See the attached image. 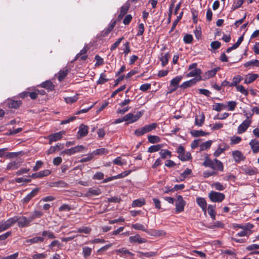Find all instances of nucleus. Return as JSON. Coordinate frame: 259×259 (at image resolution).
<instances>
[{
    "label": "nucleus",
    "instance_id": "2",
    "mask_svg": "<svg viewBox=\"0 0 259 259\" xmlns=\"http://www.w3.org/2000/svg\"><path fill=\"white\" fill-rule=\"evenodd\" d=\"M14 220V224L17 223V225L20 228L28 227L30 225L31 222L29 217L27 218L24 216H15L13 218Z\"/></svg>",
    "mask_w": 259,
    "mask_h": 259
},
{
    "label": "nucleus",
    "instance_id": "5",
    "mask_svg": "<svg viewBox=\"0 0 259 259\" xmlns=\"http://www.w3.org/2000/svg\"><path fill=\"white\" fill-rule=\"evenodd\" d=\"M208 197L211 201L214 202H222L225 197V195L223 193L213 191H211L209 193Z\"/></svg>",
    "mask_w": 259,
    "mask_h": 259
},
{
    "label": "nucleus",
    "instance_id": "38",
    "mask_svg": "<svg viewBox=\"0 0 259 259\" xmlns=\"http://www.w3.org/2000/svg\"><path fill=\"white\" fill-rule=\"evenodd\" d=\"M128 8L129 6L127 5H124L121 7L120 13L118 16L119 18H121L126 14Z\"/></svg>",
    "mask_w": 259,
    "mask_h": 259
},
{
    "label": "nucleus",
    "instance_id": "52",
    "mask_svg": "<svg viewBox=\"0 0 259 259\" xmlns=\"http://www.w3.org/2000/svg\"><path fill=\"white\" fill-rule=\"evenodd\" d=\"M213 187L218 190L222 191L225 188V187L219 182H215L213 184Z\"/></svg>",
    "mask_w": 259,
    "mask_h": 259
},
{
    "label": "nucleus",
    "instance_id": "49",
    "mask_svg": "<svg viewBox=\"0 0 259 259\" xmlns=\"http://www.w3.org/2000/svg\"><path fill=\"white\" fill-rule=\"evenodd\" d=\"M220 70L219 67L215 68L212 70H209L207 72V75L208 78L212 77L215 75L217 72Z\"/></svg>",
    "mask_w": 259,
    "mask_h": 259
},
{
    "label": "nucleus",
    "instance_id": "46",
    "mask_svg": "<svg viewBox=\"0 0 259 259\" xmlns=\"http://www.w3.org/2000/svg\"><path fill=\"white\" fill-rule=\"evenodd\" d=\"M208 213L213 220L215 219V213L214 211V207L213 206L209 205L208 206Z\"/></svg>",
    "mask_w": 259,
    "mask_h": 259
},
{
    "label": "nucleus",
    "instance_id": "36",
    "mask_svg": "<svg viewBox=\"0 0 259 259\" xmlns=\"http://www.w3.org/2000/svg\"><path fill=\"white\" fill-rule=\"evenodd\" d=\"M41 87L44 88H46L50 91L53 90L54 85L51 81L47 80L43 82L41 84Z\"/></svg>",
    "mask_w": 259,
    "mask_h": 259
},
{
    "label": "nucleus",
    "instance_id": "54",
    "mask_svg": "<svg viewBox=\"0 0 259 259\" xmlns=\"http://www.w3.org/2000/svg\"><path fill=\"white\" fill-rule=\"evenodd\" d=\"M104 175L103 172H97L94 175L93 179L94 180H101L104 179Z\"/></svg>",
    "mask_w": 259,
    "mask_h": 259
},
{
    "label": "nucleus",
    "instance_id": "13",
    "mask_svg": "<svg viewBox=\"0 0 259 259\" xmlns=\"http://www.w3.org/2000/svg\"><path fill=\"white\" fill-rule=\"evenodd\" d=\"M201 79V77H199V78H193L188 81L184 82L180 86L181 88L186 89L188 87H190L194 85L197 82L200 81Z\"/></svg>",
    "mask_w": 259,
    "mask_h": 259
},
{
    "label": "nucleus",
    "instance_id": "4",
    "mask_svg": "<svg viewBox=\"0 0 259 259\" xmlns=\"http://www.w3.org/2000/svg\"><path fill=\"white\" fill-rule=\"evenodd\" d=\"M197 66V64L196 63H192L189 65V70L191 71L186 75L187 77H196L195 78H199V77H201V71L200 69L196 67Z\"/></svg>",
    "mask_w": 259,
    "mask_h": 259
},
{
    "label": "nucleus",
    "instance_id": "23",
    "mask_svg": "<svg viewBox=\"0 0 259 259\" xmlns=\"http://www.w3.org/2000/svg\"><path fill=\"white\" fill-rule=\"evenodd\" d=\"M163 146V144H157L150 146L148 149V152L153 153L158 151Z\"/></svg>",
    "mask_w": 259,
    "mask_h": 259
},
{
    "label": "nucleus",
    "instance_id": "64",
    "mask_svg": "<svg viewBox=\"0 0 259 259\" xmlns=\"http://www.w3.org/2000/svg\"><path fill=\"white\" fill-rule=\"evenodd\" d=\"M237 105V103L235 101H229L228 102V106L229 110L230 111H233Z\"/></svg>",
    "mask_w": 259,
    "mask_h": 259
},
{
    "label": "nucleus",
    "instance_id": "34",
    "mask_svg": "<svg viewBox=\"0 0 259 259\" xmlns=\"http://www.w3.org/2000/svg\"><path fill=\"white\" fill-rule=\"evenodd\" d=\"M242 79V77L240 75L235 76L233 78L232 82L230 83L229 86L233 87V86H237V85L240 82Z\"/></svg>",
    "mask_w": 259,
    "mask_h": 259
},
{
    "label": "nucleus",
    "instance_id": "39",
    "mask_svg": "<svg viewBox=\"0 0 259 259\" xmlns=\"http://www.w3.org/2000/svg\"><path fill=\"white\" fill-rule=\"evenodd\" d=\"M37 173V178H42L44 177L49 176L51 174V171L49 169H45L42 171H40Z\"/></svg>",
    "mask_w": 259,
    "mask_h": 259
},
{
    "label": "nucleus",
    "instance_id": "24",
    "mask_svg": "<svg viewBox=\"0 0 259 259\" xmlns=\"http://www.w3.org/2000/svg\"><path fill=\"white\" fill-rule=\"evenodd\" d=\"M191 135L194 137L205 136L208 135V133H205L201 130H192L190 132Z\"/></svg>",
    "mask_w": 259,
    "mask_h": 259
},
{
    "label": "nucleus",
    "instance_id": "8",
    "mask_svg": "<svg viewBox=\"0 0 259 259\" xmlns=\"http://www.w3.org/2000/svg\"><path fill=\"white\" fill-rule=\"evenodd\" d=\"M14 220L13 218L8 219L7 221L0 223V233L8 229L14 224Z\"/></svg>",
    "mask_w": 259,
    "mask_h": 259
},
{
    "label": "nucleus",
    "instance_id": "20",
    "mask_svg": "<svg viewBox=\"0 0 259 259\" xmlns=\"http://www.w3.org/2000/svg\"><path fill=\"white\" fill-rule=\"evenodd\" d=\"M38 192V189H34L32 190L25 197L23 198V202L27 203L34 196H35Z\"/></svg>",
    "mask_w": 259,
    "mask_h": 259
},
{
    "label": "nucleus",
    "instance_id": "1",
    "mask_svg": "<svg viewBox=\"0 0 259 259\" xmlns=\"http://www.w3.org/2000/svg\"><path fill=\"white\" fill-rule=\"evenodd\" d=\"M203 165L205 167H209L214 170H219L221 171H223L224 169L223 163L217 159L212 160L206 157L203 162Z\"/></svg>",
    "mask_w": 259,
    "mask_h": 259
},
{
    "label": "nucleus",
    "instance_id": "43",
    "mask_svg": "<svg viewBox=\"0 0 259 259\" xmlns=\"http://www.w3.org/2000/svg\"><path fill=\"white\" fill-rule=\"evenodd\" d=\"M226 108V105L222 103H217L213 106L212 109L217 111L220 112L223 109Z\"/></svg>",
    "mask_w": 259,
    "mask_h": 259
},
{
    "label": "nucleus",
    "instance_id": "59",
    "mask_svg": "<svg viewBox=\"0 0 259 259\" xmlns=\"http://www.w3.org/2000/svg\"><path fill=\"white\" fill-rule=\"evenodd\" d=\"M42 235L44 236H47L50 239H54L56 237L54 233L50 231H44L42 232Z\"/></svg>",
    "mask_w": 259,
    "mask_h": 259
},
{
    "label": "nucleus",
    "instance_id": "55",
    "mask_svg": "<svg viewBox=\"0 0 259 259\" xmlns=\"http://www.w3.org/2000/svg\"><path fill=\"white\" fill-rule=\"evenodd\" d=\"M115 252L117 254H119L120 256H122L123 254H126L128 253V250L125 248L123 247L122 248L116 249L115 250Z\"/></svg>",
    "mask_w": 259,
    "mask_h": 259
},
{
    "label": "nucleus",
    "instance_id": "51",
    "mask_svg": "<svg viewBox=\"0 0 259 259\" xmlns=\"http://www.w3.org/2000/svg\"><path fill=\"white\" fill-rule=\"evenodd\" d=\"M91 231V229L88 227H83L82 228H78L77 232L78 233H84L85 234H89Z\"/></svg>",
    "mask_w": 259,
    "mask_h": 259
},
{
    "label": "nucleus",
    "instance_id": "30",
    "mask_svg": "<svg viewBox=\"0 0 259 259\" xmlns=\"http://www.w3.org/2000/svg\"><path fill=\"white\" fill-rule=\"evenodd\" d=\"M21 102L14 100H9L8 101V105L9 107L12 108H17L20 106Z\"/></svg>",
    "mask_w": 259,
    "mask_h": 259
},
{
    "label": "nucleus",
    "instance_id": "18",
    "mask_svg": "<svg viewBox=\"0 0 259 259\" xmlns=\"http://www.w3.org/2000/svg\"><path fill=\"white\" fill-rule=\"evenodd\" d=\"M249 145L253 153H256L259 151V142L257 140H252Z\"/></svg>",
    "mask_w": 259,
    "mask_h": 259
},
{
    "label": "nucleus",
    "instance_id": "57",
    "mask_svg": "<svg viewBox=\"0 0 259 259\" xmlns=\"http://www.w3.org/2000/svg\"><path fill=\"white\" fill-rule=\"evenodd\" d=\"M231 144L232 145L237 144L239 143L241 141V138L240 137L234 136L231 138Z\"/></svg>",
    "mask_w": 259,
    "mask_h": 259
},
{
    "label": "nucleus",
    "instance_id": "56",
    "mask_svg": "<svg viewBox=\"0 0 259 259\" xmlns=\"http://www.w3.org/2000/svg\"><path fill=\"white\" fill-rule=\"evenodd\" d=\"M183 14V12H181L179 15L177 17V19L172 24V26L171 29V30L172 31L176 27V25H177L179 21L182 19V16Z\"/></svg>",
    "mask_w": 259,
    "mask_h": 259
},
{
    "label": "nucleus",
    "instance_id": "29",
    "mask_svg": "<svg viewBox=\"0 0 259 259\" xmlns=\"http://www.w3.org/2000/svg\"><path fill=\"white\" fill-rule=\"evenodd\" d=\"M148 142L152 144H155L160 142V138L157 136L150 135L148 136Z\"/></svg>",
    "mask_w": 259,
    "mask_h": 259
},
{
    "label": "nucleus",
    "instance_id": "31",
    "mask_svg": "<svg viewBox=\"0 0 259 259\" xmlns=\"http://www.w3.org/2000/svg\"><path fill=\"white\" fill-rule=\"evenodd\" d=\"M179 158L182 161L188 160L191 158V154L190 152H185L179 154L178 156Z\"/></svg>",
    "mask_w": 259,
    "mask_h": 259
},
{
    "label": "nucleus",
    "instance_id": "6",
    "mask_svg": "<svg viewBox=\"0 0 259 259\" xmlns=\"http://www.w3.org/2000/svg\"><path fill=\"white\" fill-rule=\"evenodd\" d=\"M142 115L141 112H138L135 115L133 113H128L123 116V120L128 121L129 123H133L137 121Z\"/></svg>",
    "mask_w": 259,
    "mask_h": 259
},
{
    "label": "nucleus",
    "instance_id": "45",
    "mask_svg": "<svg viewBox=\"0 0 259 259\" xmlns=\"http://www.w3.org/2000/svg\"><path fill=\"white\" fill-rule=\"evenodd\" d=\"M204 118L205 117L203 115H202L200 118L196 116L195 117V125L201 126L204 123Z\"/></svg>",
    "mask_w": 259,
    "mask_h": 259
},
{
    "label": "nucleus",
    "instance_id": "60",
    "mask_svg": "<svg viewBox=\"0 0 259 259\" xmlns=\"http://www.w3.org/2000/svg\"><path fill=\"white\" fill-rule=\"evenodd\" d=\"M183 40L185 43L190 44L193 40L192 35L191 34H187L184 36Z\"/></svg>",
    "mask_w": 259,
    "mask_h": 259
},
{
    "label": "nucleus",
    "instance_id": "9",
    "mask_svg": "<svg viewBox=\"0 0 259 259\" xmlns=\"http://www.w3.org/2000/svg\"><path fill=\"white\" fill-rule=\"evenodd\" d=\"M232 155L234 160L236 163H240L245 160L246 157L243 153L239 150H235L232 151Z\"/></svg>",
    "mask_w": 259,
    "mask_h": 259
},
{
    "label": "nucleus",
    "instance_id": "42",
    "mask_svg": "<svg viewBox=\"0 0 259 259\" xmlns=\"http://www.w3.org/2000/svg\"><path fill=\"white\" fill-rule=\"evenodd\" d=\"M157 124L156 123H153L152 124L145 125L144 126L147 133L150 132L152 130H155L157 127Z\"/></svg>",
    "mask_w": 259,
    "mask_h": 259
},
{
    "label": "nucleus",
    "instance_id": "17",
    "mask_svg": "<svg viewBox=\"0 0 259 259\" xmlns=\"http://www.w3.org/2000/svg\"><path fill=\"white\" fill-rule=\"evenodd\" d=\"M88 133V127L84 124H81L79 126V130L78 131V135L80 137H84Z\"/></svg>",
    "mask_w": 259,
    "mask_h": 259
},
{
    "label": "nucleus",
    "instance_id": "41",
    "mask_svg": "<svg viewBox=\"0 0 259 259\" xmlns=\"http://www.w3.org/2000/svg\"><path fill=\"white\" fill-rule=\"evenodd\" d=\"M146 133H147L146 131V129L145 128L144 126H143L141 128L137 129L135 131V135L138 137L141 136Z\"/></svg>",
    "mask_w": 259,
    "mask_h": 259
},
{
    "label": "nucleus",
    "instance_id": "15",
    "mask_svg": "<svg viewBox=\"0 0 259 259\" xmlns=\"http://www.w3.org/2000/svg\"><path fill=\"white\" fill-rule=\"evenodd\" d=\"M129 241L131 243H138L141 244L146 242V239L141 238L139 234H136L135 236H130L129 238Z\"/></svg>",
    "mask_w": 259,
    "mask_h": 259
},
{
    "label": "nucleus",
    "instance_id": "47",
    "mask_svg": "<svg viewBox=\"0 0 259 259\" xmlns=\"http://www.w3.org/2000/svg\"><path fill=\"white\" fill-rule=\"evenodd\" d=\"M107 149L105 148H101L94 151L92 153L93 155H102L107 154Z\"/></svg>",
    "mask_w": 259,
    "mask_h": 259
},
{
    "label": "nucleus",
    "instance_id": "35",
    "mask_svg": "<svg viewBox=\"0 0 259 259\" xmlns=\"http://www.w3.org/2000/svg\"><path fill=\"white\" fill-rule=\"evenodd\" d=\"M42 214V212L40 211L35 210L31 213L29 218L31 219V221L32 222L33 220L41 217Z\"/></svg>",
    "mask_w": 259,
    "mask_h": 259
},
{
    "label": "nucleus",
    "instance_id": "44",
    "mask_svg": "<svg viewBox=\"0 0 259 259\" xmlns=\"http://www.w3.org/2000/svg\"><path fill=\"white\" fill-rule=\"evenodd\" d=\"M145 204L144 200L137 199L134 200L132 203L133 207H140Z\"/></svg>",
    "mask_w": 259,
    "mask_h": 259
},
{
    "label": "nucleus",
    "instance_id": "12",
    "mask_svg": "<svg viewBox=\"0 0 259 259\" xmlns=\"http://www.w3.org/2000/svg\"><path fill=\"white\" fill-rule=\"evenodd\" d=\"M182 76H177L170 81V85L172 86L174 88L170 90V91L168 92L169 93H171L177 89L178 87V84L182 80Z\"/></svg>",
    "mask_w": 259,
    "mask_h": 259
},
{
    "label": "nucleus",
    "instance_id": "26",
    "mask_svg": "<svg viewBox=\"0 0 259 259\" xmlns=\"http://www.w3.org/2000/svg\"><path fill=\"white\" fill-rule=\"evenodd\" d=\"M212 144V141L209 140L205 142L202 143L199 146L200 151H204L209 149Z\"/></svg>",
    "mask_w": 259,
    "mask_h": 259
},
{
    "label": "nucleus",
    "instance_id": "53",
    "mask_svg": "<svg viewBox=\"0 0 259 259\" xmlns=\"http://www.w3.org/2000/svg\"><path fill=\"white\" fill-rule=\"evenodd\" d=\"M123 37H122L121 38H119L117 40H116L111 47L110 50L111 51L114 50L116 48L118 47L121 41L123 40Z\"/></svg>",
    "mask_w": 259,
    "mask_h": 259
},
{
    "label": "nucleus",
    "instance_id": "50",
    "mask_svg": "<svg viewBox=\"0 0 259 259\" xmlns=\"http://www.w3.org/2000/svg\"><path fill=\"white\" fill-rule=\"evenodd\" d=\"M57 247L58 248H60L62 246L61 244L58 240H54L53 241L51 244L49 245V248L51 249H53L54 247Z\"/></svg>",
    "mask_w": 259,
    "mask_h": 259
},
{
    "label": "nucleus",
    "instance_id": "48",
    "mask_svg": "<svg viewBox=\"0 0 259 259\" xmlns=\"http://www.w3.org/2000/svg\"><path fill=\"white\" fill-rule=\"evenodd\" d=\"M68 71L67 69H65L62 71H60L59 73L58 79L60 81L63 80L67 75Z\"/></svg>",
    "mask_w": 259,
    "mask_h": 259
},
{
    "label": "nucleus",
    "instance_id": "10",
    "mask_svg": "<svg viewBox=\"0 0 259 259\" xmlns=\"http://www.w3.org/2000/svg\"><path fill=\"white\" fill-rule=\"evenodd\" d=\"M248 117H247V119L243 121V122L240 124L237 129V133L239 134H242L244 133L247 128L250 126L251 123V121L248 119Z\"/></svg>",
    "mask_w": 259,
    "mask_h": 259
},
{
    "label": "nucleus",
    "instance_id": "7",
    "mask_svg": "<svg viewBox=\"0 0 259 259\" xmlns=\"http://www.w3.org/2000/svg\"><path fill=\"white\" fill-rule=\"evenodd\" d=\"M175 205L176 213H179L184 210L185 202L181 195H178L177 196Z\"/></svg>",
    "mask_w": 259,
    "mask_h": 259
},
{
    "label": "nucleus",
    "instance_id": "16",
    "mask_svg": "<svg viewBox=\"0 0 259 259\" xmlns=\"http://www.w3.org/2000/svg\"><path fill=\"white\" fill-rule=\"evenodd\" d=\"M101 193V191L99 188H90L86 192L85 196L86 197H92L99 195Z\"/></svg>",
    "mask_w": 259,
    "mask_h": 259
},
{
    "label": "nucleus",
    "instance_id": "58",
    "mask_svg": "<svg viewBox=\"0 0 259 259\" xmlns=\"http://www.w3.org/2000/svg\"><path fill=\"white\" fill-rule=\"evenodd\" d=\"M78 99V98L76 96H74L73 97H69L65 98V100L67 103H73L76 102Z\"/></svg>",
    "mask_w": 259,
    "mask_h": 259
},
{
    "label": "nucleus",
    "instance_id": "32",
    "mask_svg": "<svg viewBox=\"0 0 259 259\" xmlns=\"http://www.w3.org/2000/svg\"><path fill=\"white\" fill-rule=\"evenodd\" d=\"M92 249L88 246H84L82 248V254L84 258H88L91 255Z\"/></svg>",
    "mask_w": 259,
    "mask_h": 259
},
{
    "label": "nucleus",
    "instance_id": "33",
    "mask_svg": "<svg viewBox=\"0 0 259 259\" xmlns=\"http://www.w3.org/2000/svg\"><path fill=\"white\" fill-rule=\"evenodd\" d=\"M20 164L19 162L16 161H13L8 163L7 166V169H16L20 166Z\"/></svg>",
    "mask_w": 259,
    "mask_h": 259
},
{
    "label": "nucleus",
    "instance_id": "11",
    "mask_svg": "<svg viewBox=\"0 0 259 259\" xmlns=\"http://www.w3.org/2000/svg\"><path fill=\"white\" fill-rule=\"evenodd\" d=\"M64 134V131H61L50 135L49 136V144H51L53 142H56L60 140Z\"/></svg>",
    "mask_w": 259,
    "mask_h": 259
},
{
    "label": "nucleus",
    "instance_id": "61",
    "mask_svg": "<svg viewBox=\"0 0 259 259\" xmlns=\"http://www.w3.org/2000/svg\"><path fill=\"white\" fill-rule=\"evenodd\" d=\"M237 91L240 92L242 94L247 96L248 95L247 91L244 89L243 85H240L236 86Z\"/></svg>",
    "mask_w": 259,
    "mask_h": 259
},
{
    "label": "nucleus",
    "instance_id": "3",
    "mask_svg": "<svg viewBox=\"0 0 259 259\" xmlns=\"http://www.w3.org/2000/svg\"><path fill=\"white\" fill-rule=\"evenodd\" d=\"M84 150H87V149L83 145H78L62 151L61 154L71 155L77 153L83 152Z\"/></svg>",
    "mask_w": 259,
    "mask_h": 259
},
{
    "label": "nucleus",
    "instance_id": "27",
    "mask_svg": "<svg viewBox=\"0 0 259 259\" xmlns=\"http://www.w3.org/2000/svg\"><path fill=\"white\" fill-rule=\"evenodd\" d=\"M44 240V238L43 237L38 236V237H34V238L30 239H27L26 241V242L28 243H30V244H34V243H36L38 242H43Z\"/></svg>",
    "mask_w": 259,
    "mask_h": 259
},
{
    "label": "nucleus",
    "instance_id": "40",
    "mask_svg": "<svg viewBox=\"0 0 259 259\" xmlns=\"http://www.w3.org/2000/svg\"><path fill=\"white\" fill-rule=\"evenodd\" d=\"M244 66L246 67L250 66H259V61L257 60H251L246 62Z\"/></svg>",
    "mask_w": 259,
    "mask_h": 259
},
{
    "label": "nucleus",
    "instance_id": "37",
    "mask_svg": "<svg viewBox=\"0 0 259 259\" xmlns=\"http://www.w3.org/2000/svg\"><path fill=\"white\" fill-rule=\"evenodd\" d=\"M108 81V79L106 78V75L105 73H102L100 74L97 83L98 84H102Z\"/></svg>",
    "mask_w": 259,
    "mask_h": 259
},
{
    "label": "nucleus",
    "instance_id": "19",
    "mask_svg": "<svg viewBox=\"0 0 259 259\" xmlns=\"http://www.w3.org/2000/svg\"><path fill=\"white\" fill-rule=\"evenodd\" d=\"M169 58V54L168 53H162L161 54L159 58L160 61L161 62V65L162 67L165 66L168 62Z\"/></svg>",
    "mask_w": 259,
    "mask_h": 259
},
{
    "label": "nucleus",
    "instance_id": "22",
    "mask_svg": "<svg viewBox=\"0 0 259 259\" xmlns=\"http://www.w3.org/2000/svg\"><path fill=\"white\" fill-rule=\"evenodd\" d=\"M258 77V75L256 74H248L244 80V83L246 84H249L254 81Z\"/></svg>",
    "mask_w": 259,
    "mask_h": 259
},
{
    "label": "nucleus",
    "instance_id": "63",
    "mask_svg": "<svg viewBox=\"0 0 259 259\" xmlns=\"http://www.w3.org/2000/svg\"><path fill=\"white\" fill-rule=\"evenodd\" d=\"M151 88V84L144 83L141 85L140 90L143 92H146Z\"/></svg>",
    "mask_w": 259,
    "mask_h": 259
},
{
    "label": "nucleus",
    "instance_id": "21",
    "mask_svg": "<svg viewBox=\"0 0 259 259\" xmlns=\"http://www.w3.org/2000/svg\"><path fill=\"white\" fill-rule=\"evenodd\" d=\"M196 202L202 210L205 212L207 206V203L205 200L203 198L198 197L196 199Z\"/></svg>",
    "mask_w": 259,
    "mask_h": 259
},
{
    "label": "nucleus",
    "instance_id": "28",
    "mask_svg": "<svg viewBox=\"0 0 259 259\" xmlns=\"http://www.w3.org/2000/svg\"><path fill=\"white\" fill-rule=\"evenodd\" d=\"M159 154L161 158L165 159L167 157L170 158L171 156V152L166 149H162L159 152Z\"/></svg>",
    "mask_w": 259,
    "mask_h": 259
},
{
    "label": "nucleus",
    "instance_id": "25",
    "mask_svg": "<svg viewBox=\"0 0 259 259\" xmlns=\"http://www.w3.org/2000/svg\"><path fill=\"white\" fill-rule=\"evenodd\" d=\"M132 227L135 230H141V231H143L145 232L148 233V232L147 231V229L146 226H145L143 224H139V223L133 224L132 225Z\"/></svg>",
    "mask_w": 259,
    "mask_h": 259
},
{
    "label": "nucleus",
    "instance_id": "14",
    "mask_svg": "<svg viewBox=\"0 0 259 259\" xmlns=\"http://www.w3.org/2000/svg\"><path fill=\"white\" fill-rule=\"evenodd\" d=\"M228 148L229 146L225 144H220L218 149L214 152L213 156L216 157H219L223 152Z\"/></svg>",
    "mask_w": 259,
    "mask_h": 259
},
{
    "label": "nucleus",
    "instance_id": "62",
    "mask_svg": "<svg viewBox=\"0 0 259 259\" xmlns=\"http://www.w3.org/2000/svg\"><path fill=\"white\" fill-rule=\"evenodd\" d=\"M126 85L125 84L122 85L120 88L116 89L115 91H114L111 94V97L113 98L115 97V96L119 92L122 91L125 89Z\"/></svg>",
    "mask_w": 259,
    "mask_h": 259
}]
</instances>
